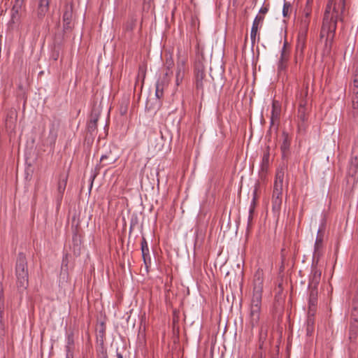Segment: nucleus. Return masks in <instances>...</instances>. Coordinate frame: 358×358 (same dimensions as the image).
Returning <instances> with one entry per match:
<instances>
[{"label": "nucleus", "mask_w": 358, "mask_h": 358, "mask_svg": "<svg viewBox=\"0 0 358 358\" xmlns=\"http://www.w3.org/2000/svg\"><path fill=\"white\" fill-rule=\"evenodd\" d=\"M50 1L51 0L38 1L36 12L39 18H43L49 10Z\"/></svg>", "instance_id": "obj_19"}, {"label": "nucleus", "mask_w": 358, "mask_h": 358, "mask_svg": "<svg viewBox=\"0 0 358 358\" xmlns=\"http://www.w3.org/2000/svg\"><path fill=\"white\" fill-rule=\"evenodd\" d=\"M186 71V62L185 60H178L177 62V69L176 73V84L180 85L182 82Z\"/></svg>", "instance_id": "obj_16"}, {"label": "nucleus", "mask_w": 358, "mask_h": 358, "mask_svg": "<svg viewBox=\"0 0 358 358\" xmlns=\"http://www.w3.org/2000/svg\"><path fill=\"white\" fill-rule=\"evenodd\" d=\"M22 3V0H15L11 10V21L13 23H15V22L18 20L19 12L21 10Z\"/></svg>", "instance_id": "obj_23"}, {"label": "nucleus", "mask_w": 358, "mask_h": 358, "mask_svg": "<svg viewBox=\"0 0 358 358\" xmlns=\"http://www.w3.org/2000/svg\"><path fill=\"white\" fill-rule=\"evenodd\" d=\"M174 62L172 57H170L169 58H166L165 66L167 69L166 72L169 73V77L172 74V71H171V69L173 66Z\"/></svg>", "instance_id": "obj_31"}, {"label": "nucleus", "mask_w": 358, "mask_h": 358, "mask_svg": "<svg viewBox=\"0 0 358 358\" xmlns=\"http://www.w3.org/2000/svg\"><path fill=\"white\" fill-rule=\"evenodd\" d=\"M354 75L353 83L351 86L352 115L354 117L358 115V69Z\"/></svg>", "instance_id": "obj_7"}, {"label": "nucleus", "mask_w": 358, "mask_h": 358, "mask_svg": "<svg viewBox=\"0 0 358 358\" xmlns=\"http://www.w3.org/2000/svg\"><path fill=\"white\" fill-rule=\"evenodd\" d=\"M136 19H135L134 17L131 18V20L129 21H128L124 26L125 30L131 31L134 29V27L136 26Z\"/></svg>", "instance_id": "obj_30"}, {"label": "nucleus", "mask_w": 358, "mask_h": 358, "mask_svg": "<svg viewBox=\"0 0 358 358\" xmlns=\"http://www.w3.org/2000/svg\"><path fill=\"white\" fill-rule=\"evenodd\" d=\"M284 176V168L278 169L275 174L272 194V210L274 213H278L281 209Z\"/></svg>", "instance_id": "obj_5"}, {"label": "nucleus", "mask_w": 358, "mask_h": 358, "mask_svg": "<svg viewBox=\"0 0 358 358\" xmlns=\"http://www.w3.org/2000/svg\"><path fill=\"white\" fill-rule=\"evenodd\" d=\"M103 358H107V355H105Z\"/></svg>", "instance_id": "obj_45"}, {"label": "nucleus", "mask_w": 358, "mask_h": 358, "mask_svg": "<svg viewBox=\"0 0 358 358\" xmlns=\"http://www.w3.org/2000/svg\"><path fill=\"white\" fill-rule=\"evenodd\" d=\"M99 118V113L95 109L92 110L90 119L87 122V129L90 135L93 136L97 129V122Z\"/></svg>", "instance_id": "obj_12"}, {"label": "nucleus", "mask_w": 358, "mask_h": 358, "mask_svg": "<svg viewBox=\"0 0 358 358\" xmlns=\"http://www.w3.org/2000/svg\"><path fill=\"white\" fill-rule=\"evenodd\" d=\"M117 358H123L122 355L121 353L120 352H117Z\"/></svg>", "instance_id": "obj_42"}, {"label": "nucleus", "mask_w": 358, "mask_h": 358, "mask_svg": "<svg viewBox=\"0 0 358 358\" xmlns=\"http://www.w3.org/2000/svg\"><path fill=\"white\" fill-rule=\"evenodd\" d=\"M310 288V294L308 299V314L314 313L315 311V308L317 303V288L316 287H309Z\"/></svg>", "instance_id": "obj_17"}, {"label": "nucleus", "mask_w": 358, "mask_h": 358, "mask_svg": "<svg viewBox=\"0 0 358 358\" xmlns=\"http://www.w3.org/2000/svg\"><path fill=\"white\" fill-rule=\"evenodd\" d=\"M15 275L17 291L22 293L27 289L29 285L28 262L27 257L23 252L17 254L15 262Z\"/></svg>", "instance_id": "obj_3"}, {"label": "nucleus", "mask_w": 358, "mask_h": 358, "mask_svg": "<svg viewBox=\"0 0 358 358\" xmlns=\"http://www.w3.org/2000/svg\"><path fill=\"white\" fill-rule=\"evenodd\" d=\"M290 8H291L290 3H289V2H285L284 3L283 8H282V15H283V17H289V10Z\"/></svg>", "instance_id": "obj_32"}, {"label": "nucleus", "mask_w": 358, "mask_h": 358, "mask_svg": "<svg viewBox=\"0 0 358 358\" xmlns=\"http://www.w3.org/2000/svg\"><path fill=\"white\" fill-rule=\"evenodd\" d=\"M310 109V105L298 106L297 118L301 122V124H303L307 122L308 119Z\"/></svg>", "instance_id": "obj_18"}, {"label": "nucleus", "mask_w": 358, "mask_h": 358, "mask_svg": "<svg viewBox=\"0 0 358 358\" xmlns=\"http://www.w3.org/2000/svg\"><path fill=\"white\" fill-rule=\"evenodd\" d=\"M352 336H354V337L356 336V332H355V329H354V327H350V338H351Z\"/></svg>", "instance_id": "obj_38"}, {"label": "nucleus", "mask_w": 358, "mask_h": 358, "mask_svg": "<svg viewBox=\"0 0 358 358\" xmlns=\"http://www.w3.org/2000/svg\"><path fill=\"white\" fill-rule=\"evenodd\" d=\"M256 204H257V189H255L253 191V198H252V201L251 202L250 206H254V208H255Z\"/></svg>", "instance_id": "obj_36"}, {"label": "nucleus", "mask_w": 358, "mask_h": 358, "mask_svg": "<svg viewBox=\"0 0 358 358\" xmlns=\"http://www.w3.org/2000/svg\"><path fill=\"white\" fill-rule=\"evenodd\" d=\"M194 74L196 90L203 95L205 90H208L213 85V78L208 74L204 64L200 60L194 63Z\"/></svg>", "instance_id": "obj_4"}, {"label": "nucleus", "mask_w": 358, "mask_h": 358, "mask_svg": "<svg viewBox=\"0 0 358 358\" xmlns=\"http://www.w3.org/2000/svg\"><path fill=\"white\" fill-rule=\"evenodd\" d=\"M310 80L309 77H305L301 85H298L296 93L295 100L298 106L310 105L311 95L309 94V85Z\"/></svg>", "instance_id": "obj_6"}, {"label": "nucleus", "mask_w": 358, "mask_h": 358, "mask_svg": "<svg viewBox=\"0 0 358 358\" xmlns=\"http://www.w3.org/2000/svg\"><path fill=\"white\" fill-rule=\"evenodd\" d=\"M306 46V38L303 35H299L297 38L295 51L296 55L303 56V50Z\"/></svg>", "instance_id": "obj_25"}, {"label": "nucleus", "mask_w": 358, "mask_h": 358, "mask_svg": "<svg viewBox=\"0 0 358 358\" xmlns=\"http://www.w3.org/2000/svg\"><path fill=\"white\" fill-rule=\"evenodd\" d=\"M314 313L308 314L306 325V334L311 336L314 331Z\"/></svg>", "instance_id": "obj_27"}, {"label": "nucleus", "mask_w": 358, "mask_h": 358, "mask_svg": "<svg viewBox=\"0 0 358 358\" xmlns=\"http://www.w3.org/2000/svg\"><path fill=\"white\" fill-rule=\"evenodd\" d=\"M52 57H53L54 60H57L58 58V54L53 55Z\"/></svg>", "instance_id": "obj_43"}, {"label": "nucleus", "mask_w": 358, "mask_h": 358, "mask_svg": "<svg viewBox=\"0 0 358 358\" xmlns=\"http://www.w3.org/2000/svg\"><path fill=\"white\" fill-rule=\"evenodd\" d=\"M345 0H340L338 3L335 0H329L323 17L320 37H325L324 55L331 52L335 36L338 20L343 21V13L345 10Z\"/></svg>", "instance_id": "obj_1"}, {"label": "nucleus", "mask_w": 358, "mask_h": 358, "mask_svg": "<svg viewBox=\"0 0 358 358\" xmlns=\"http://www.w3.org/2000/svg\"><path fill=\"white\" fill-rule=\"evenodd\" d=\"M285 44L281 51L280 59L278 64V71H282L286 69L287 63L289 59V52L286 50Z\"/></svg>", "instance_id": "obj_21"}, {"label": "nucleus", "mask_w": 358, "mask_h": 358, "mask_svg": "<svg viewBox=\"0 0 358 358\" xmlns=\"http://www.w3.org/2000/svg\"><path fill=\"white\" fill-rule=\"evenodd\" d=\"M280 254H281L282 262L283 263L284 261L285 260V248H282Z\"/></svg>", "instance_id": "obj_39"}, {"label": "nucleus", "mask_w": 358, "mask_h": 358, "mask_svg": "<svg viewBox=\"0 0 358 358\" xmlns=\"http://www.w3.org/2000/svg\"><path fill=\"white\" fill-rule=\"evenodd\" d=\"M257 34H258V32L255 31V33H254V31L252 30H251V31H250V39H251L252 46H254V45L255 43L256 37H257Z\"/></svg>", "instance_id": "obj_35"}, {"label": "nucleus", "mask_w": 358, "mask_h": 358, "mask_svg": "<svg viewBox=\"0 0 358 358\" xmlns=\"http://www.w3.org/2000/svg\"><path fill=\"white\" fill-rule=\"evenodd\" d=\"M75 350L74 334L73 331H67L65 345L66 358H73Z\"/></svg>", "instance_id": "obj_10"}, {"label": "nucleus", "mask_w": 358, "mask_h": 358, "mask_svg": "<svg viewBox=\"0 0 358 358\" xmlns=\"http://www.w3.org/2000/svg\"><path fill=\"white\" fill-rule=\"evenodd\" d=\"M269 157H270V150L269 147H267L266 150L264 152V155L262 160V170L266 171L269 165Z\"/></svg>", "instance_id": "obj_26"}, {"label": "nucleus", "mask_w": 358, "mask_h": 358, "mask_svg": "<svg viewBox=\"0 0 358 358\" xmlns=\"http://www.w3.org/2000/svg\"><path fill=\"white\" fill-rule=\"evenodd\" d=\"M69 264V255L68 254H65L63 256L62 262V269L63 270L64 268L67 269Z\"/></svg>", "instance_id": "obj_33"}, {"label": "nucleus", "mask_w": 358, "mask_h": 358, "mask_svg": "<svg viewBox=\"0 0 358 358\" xmlns=\"http://www.w3.org/2000/svg\"><path fill=\"white\" fill-rule=\"evenodd\" d=\"M259 358H262V357L261 356Z\"/></svg>", "instance_id": "obj_46"}, {"label": "nucleus", "mask_w": 358, "mask_h": 358, "mask_svg": "<svg viewBox=\"0 0 358 358\" xmlns=\"http://www.w3.org/2000/svg\"><path fill=\"white\" fill-rule=\"evenodd\" d=\"M264 20V16L257 15L253 21L251 30L254 32H258L259 29L262 27Z\"/></svg>", "instance_id": "obj_28"}, {"label": "nucleus", "mask_w": 358, "mask_h": 358, "mask_svg": "<svg viewBox=\"0 0 358 358\" xmlns=\"http://www.w3.org/2000/svg\"><path fill=\"white\" fill-rule=\"evenodd\" d=\"M141 249L142 252L143 259L146 268H148L151 265V257L150 255V250L148 245V242L145 237L142 238L141 242Z\"/></svg>", "instance_id": "obj_13"}, {"label": "nucleus", "mask_w": 358, "mask_h": 358, "mask_svg": "<svg viewBox=\"0 0 358 358\" xmlns=\"http://www.w3.org/2000/svg\"><path fill=\"white\" fill-rule=\"evenodd\" d=\"M309 3H310V0H308L307 1V4L304 8V15H305V20H304V23L306 24H308V20H307L308 19V17H310V13H311V7L309 5Z\"/></svg>", "instance_id": "obj_29"}, {"label": "nucleus", "mask_w": 358, "mask_h": 358, "mask_svg": "<svg viewBox=\"0 0 358 358\" xmlns=\"http://www.w3.org/2000/svg\"><path fill=\"white\" fill-rule=\"evenodd\" d=\"M281 113V106L279 101L273 100L272 103V110L271 115V125L279 123Z\"/></svg>", "instance_id": "obj_15"}, {"label": "nucleus", "mask_w": 358, "mask_h": 358, "mask_svg": "<svg viewBox=\"0 0 358 358\" xmlns=\"http://www.w3.org/2000/svg\"><path fill=\"white\" fill-rule=\"evenodd\" d=\"M264 285V271L258 268L253 277L252 296L249 313V325L253 329L259 324Z\"/></svg>", "instance_id": "obj_2"}, {"label": "nucleus", "mask_w": 358, "mask_h": 358, "mask_svg": "<svg viewBox=\"0 0 358 358\" xmlns=\"http://www.w3.org/2000/svg\"><path fill=\"white\" fill-rule=\"evenodd\" d=\"M323 243V232L322 229H319L317 231V236L316 237L315 245H314V253L313 259H316V262H318L322 254L321 249L322 248Z\"/></svg>", "instance_id": "obj_11"}, {"label": "nucleus", "mask_w": 358, "mask_h": 358, "mask_svg": "<svg viewBox=\"0 0 358 358\" xmlns=\"http://www.w3.org/2000/svg\"><path fill=\"white\" fill-rule=\"evenodd\" d=\"M3 311V301L2 300L1 296H0V317H1Z\"/></svg>", "instance_id": "obj_37"}, {"label": "nucleus", "mask_w": 358, "mask_h": 358, "mask_svg": "<svg viewBox=\"0 0 358 358\" xmlns=\"http://www.w3.org/2000/svg\"><path fill=\"white\" fill-rule=\"evenodd\" d=\"M255 211L254 206H250L249 214L253 215Z\"/></svg>", "instance_id": "obj_41"}, {"label": "nucleus", "mask_w": 358, "mask_h": 358, "mask_svg": "<svg viewBox=\"0 0 358 358\" xmlns=\"http://www.w3.org/2000/svg\"><path fill=\"white\" fill-rule=\"evenodd\" d=\"M317 263L318 262H316V259L313 260L309 287L317 288L318 285L320 284L322 272L317 268Z\"/></svg>", "instance_id": "obj_9"}, {"label": "nucleus", "mask_w": 358, "mask_h": 358, "mask_svg": "<svg viewBox=\"0 0 358 358\" xmlns=\"http://www.w3.org/2000/svg\"><path fill=\"white\" fill-rule=\"evenodd\" d=\"M68 180V174L67 173H62L59 176L58 185H57V192L58 196L61 199L63 196L64 192L65 191L66 184Z\"/></svg>", "instance_id": "obj_20"}, {"label": "nucleus", "mask_w": 358, "mask_h": 358, "mask_svg": "<svg viewBox=\"0 0 358 358\" xmlns=\"http://www.w3.org/2000/svg\"><path fill=\"white\" fill-rule=\"evenodd\" d=\"M63 29L64 31H71L73 28V5L66 4L63 13Z\"/></svg>", "instance_id": "obj_8"}, {"label": "nucleus", "mask_w": 358, "mask_h": 358, "mask_svg": "<svg viewBox=\"0 0 358 358\" xmlns=\"http://www.w3.org/2000/svg\"><path fill=\"white\" fill-rule=\"evenodd\" d=\"M117 160L115 156L112 155L110 151L108 154L103 155L100 159V166L103 167L114 164Z\"/></svg>", "instance_id": "obj_24"}, {"label": "nucleus", "mask_w": 358, "mask_h": 358, "mask_svg": "<svg viewBox=\"0 0 358 358\" xmlns=\"http://www.w3.org/2000/svg\"><path fill=\"white\" fill-rule=\"evenodd\" d=\"M268 6H263L260 8L259 10V14L257 15L264 16L268 13Z\"/></svg>", "instance_id": "obj_34"}, {"label": "nucleus", "mask_w": 358, "mask_h": 358, "mask_svg": "<svg viewBox=\"0 0 358 358\" xmlns=\"http://www.w3.org/2000/svg\"><path fill=\"white\" fill-rule=\"evenodd\" d=\"M151 0H144V2H148L150 3Z\"/></svg>", "instance_id": "obj_44"}, {"label": "nucleus", "mask_w": 358, "mask_h": 358, "mask_svg": "<svg viewBox=\"0 0 358 358\" xmlns=\"http://www.w3.org/2000/svg\"><path fill=\"white\" fill-rule=\"evenodd\" d=\"M169 73L166 72L162 80H158L156 83L155 96L157 99H160L164 95V88L169 83Z\"/></svg>", "instance_id": "obj_14"}, {"label": "nucleus", "mask_w": 358, "mask_h": 358, "mask_svg": "<svg viewBox=\"0 0 358 358\" xmlns=\"http://www.w3.org/2000/svg\"><path fill=\"white\" fill-rule=\"evenodd\" d=\"M283 141L280 145V150L282 152V157L285 159L288 156L290 148V139L287 133L283 132L282 134Z\"/></svg>", "instance_id": "obj_22"}, {"label": "nucleus", "mask_w": 358, "mask_h": 358, "mask_svg": "<svg viewBox=\"0 0 358 358\" xmlns=\"http://www.w3.org/2000/svg\"><path fill=\"white\" fill-rule=\"evenodd\" d=\"M253 215L249 214L248 216V227L251 224L252 220Z\"/></svg>", "instance_id": "obj_40"}]
</instances>
